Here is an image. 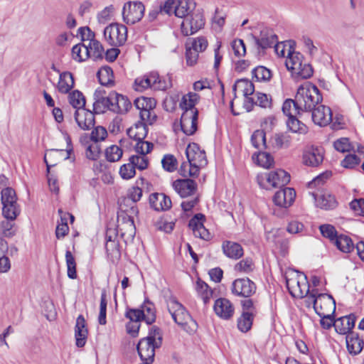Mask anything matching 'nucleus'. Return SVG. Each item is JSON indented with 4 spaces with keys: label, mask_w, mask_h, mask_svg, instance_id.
I'll return each instance as SVG.
<instances>
[{
    "label": "nucleus",
    "mask_w": 364,
    "mask_h": 364,
    "mask_svg": "<svg viewBox=\"0 0 364 364\" xmlns=\"http://www.w3.org/2000/svg\"><path fill=\"white\" fill-rule=\"evenodd\" d=\"M145 6L141 1H128L122 9V18L127 24L139 22L144 15Z\"/></svg>",
    "instance_id": "nucleus-13"
},
{
    "label": "nucleus",
    "mask_w": 364,
    "mask_h": 364,
    "mask_svg": "<svg viewBox=\"0 0 364 364\" xmlns=\"http://www.w3.org/2000/svg\"><path fill=\"white\" fill-rule=\"evenodd\" d=\"M227 14L225 11L217 8L213 17L212 23L215 29L221 30L225 23Z\"/></svg>",
    "instance_id": "nucleus-60"
},
{
    "label": "nucleus",
    "mask_w": 364,
    "mask_h": 364,
    "mask_svg": "<svg viewBox=\"0 0 364 364\" xmlns=\"http://www.w3.org/2000/svg\"><path fill=\"white\" fill-rule=\"evenodd\" d=\"M74 116L76 123L82 130H89L95 124L94 114L85 107L75 110Z\"/></svg>",
    "instance_id": "nucleus-21"
},
{
    "label": "nucleus",
    "mask_w": 364,
    "mask_h": 364,
    "mask_svg": "<svg viewBox=\"0 0 364 364\" xmlns=\"http://www.w3.org/2000/svg\"><path fill=\"white\" fill-rule=\"evenodd\" d=\"M154 145L152 143L144 141V139H142L137 141L136 145L134 146V150L138 155L147 156V154L151 151Z\"/></svg>",
    "instance_id": "nucleus-61"
},
{
    "label": "nucleus",
    "mask_w": 364,
    "mask_h": 364,
    "mask_svg": "<svg viewBox=\"0 0 364 364\" xmlns=\"http://www.w3.org/2000/svg\"><path fill=\"white\" fill-rule=\"evenodd\" d=\"M252 77L258 82L268 81L272 77L270 70L264 66H258L252 70Z\"/></svg>",
    "instance_id": "nucleus-56"
},
{
    "label": "nucleus",
    "mask_w": 364,
    "mask_h": 364,
    "mask_svg": "<svg viewBox=\"0 0 364 364\" xmlns=\"http://www.w3.org/2000/svg\"><path fill=\"white\" fill-rule=\"evenodd\" d=\"M187 163H183L180 168V173L184 177H196L199 174L201 168L206 166L208 161L205 153L200 149L196 143L189 144L186 150Z\"/></svg>",
    "instance_id": "nucleus-1"
},
{
    "label": "nucleus",
    "mask_w": 364,
    "mask_h": 364,
    "mask_svg": "<svg viewBox=\"0 0 364 364\" xmlns=\"http://www.w3.org/2000/svg\"><path fill=\"white\" fill-rule=\"evenodd\" d=\"M129 161L135 168L141 171L146 169L149 164V159L146 155H132L129 157Z\"/></svg>",
    "instance_id": "nucleus-54"
},
{
    "label": "nucleus",
    "mask_w": 364,
    "mask_h": 364,
    "mask_svg": "<svg viewBox=\"0 0 364 364\" xmlns=\"http://www.w3.org/2000/svg\"><path fill=\"white\" fill-rule=\"evenodd\" d=\"M141 311H143V319L146 322V323L151 324L154 322L156 315L154 305L152 304H145L142 306V309Z\"/></svg>",
    "instance_id": "nucleus-62"
},
{
    "label": "nucleus",
    "mask_w": 364,
    "mask_h": 364,
    "mask_svg": "<svg viewBox=\"0 0 364 364\" xmlns=\"http://www.w3.org/2000/svg\"><path fill=\"white\" fill-rule=\"evenodd\" d=\"M285 65L295 78L306 79L313 74L311 66L305 61L303 55L299 52L289 53Z\"/></svg>",
    "instance_id": "nucleus-8"
},
{
    "label": "nucleus",
    "mask_w": 364,
    "mask_h": 364,
    "mask_svg": "<svg viewBox=\"0 0 364 364\" xmlns=\"http://www.w3.org/2000/svg\"><path fill=\"white\" fill-rule=\"evenodd\" d=\"M72 58L74 60L81 63L85 61L89 57V52L86 45L78 43L72 48Z\"/></svg>",
    "instance_id": "nucleus-42"
},
{
    "label": "nucleus",
    "mask_w": 364,
    "mask_h": 364,
    "mask_svg": "<svg viewBox=\"0 0 364 364\" xmlns=\"http://www.w3.org/2000/svg\"><path fill=\"white\" fill-rule=\"evenodd\" d=\"M65 262L67 266L68 277L72 279H76V262L74 256L70 250H67L65 252Z\"/></svg>",
    "instance_id": "nucleus-53"
},
{
    "label": "nucleus",
    "mask_w": 364,
    "mask_h": 364,
    "mask_svg": "<svg viewBox=\"0 0 364 364\" xmlns=\"http://www.w3.org/2000/svg\"><path fill=\"white\" fill-rule=\"evenodd\" d=\"M146 122H139L127 129V134L136 141L144 139L147 134Z\"/></svg>",
    "instance_id": "nucleus-35"
},
{
    "label": "nucleus",
    "mask_w": 364,
    "mask_h": 364,
    "mask_svg": "<svg viewBox=\"0 0 364 364\" xmlns=\"http://www.w3.org/2000/svg\"><path fill=\"white\" fill-rule=\"evenodd\" d=\"M256 291V285L249 278L235 279L232 284V292L239 296L250 297Z\"/></svg>",
    "instance_id": "nucleus-16"
},
{
    "label": "nucleus",
    "mask_w": 364,
    "mask_h": 364,
    "mask_svg": "<svg viewBox=\"0 0 364 364\" xmlns=\"http://www.w3.org/2000/svg\"><path fill=\"white\" fill-rule=\"evenodd\" d=\"M205 18L200 11L193 12L184 18L181 23V32L186 36H191L203 28Z\"/></svg>",
    "instance_id": "nucleus-14"
},
{
    "label": "nucleus",
    "mask_w": 364,
    "mask_h": 364,
    "mask_svg": "<svg viewBox=\"0 0 364 364\" xmlns=\"http://www.w3.org/2000/svg\"><path fill=\"white\" fill-rule=\"evenodd\" d=\"M107 132L105 128L101 126L96 127L90 134L92 142L97 143L104 141L107 136Z\"/></svg>",
    "instance_id": "nucleus-63"
},
{
    "label": "nucleus",
    "mask_w": 364,
    "mask_h": 364,
    "mask_svg": "<svg viewBox=\"0 0 364 364\" xmlns=\"http://www.w3.org/2000/svg\"><path fill=\"white\" fill-rule=\"evenodd\" d=\"M309 194L311 200L320 208L328 210L333 209L336 206V200L334 196L330 194L325 193L318 196L314 192H310Z\"/></svg>",
    "instance_id": "nucleus-28"
},
{
    "label": "nucleus",
    "mask_w": 364,
    "mask_h": 364,
    "mask_svg": "<svg viewBox=\"0 0 364 364\" xmlns=\"http://www.w3.org/2000/svg\"><path fill=\"white\" fill-rule=\"evenodd\" d=\"M233 92L235 93L237 90L240 91L245 97V107L247 111H250L252 106V100L249 97L255 91V87L252 82L248 80H240L236 82L233 86Z\"/></svg>",
    "instance_id": "nucleus-19"
},
{
    "label": "nucleus",
    "mask_w": 364,
    "mask_h": 364,
    "mask_svg": "<svg viewBox=\"0 0 364 364\" xmlns=\"http://www.w3.org/2000/svg\"><path fill=\"white\" fill-rule=\"evenodd\" d=\"M135 89L142 92L147 88H152L157 90H165L171 87V81L169 77L159 76L155 71L149 73L135 80Z\"/></svg>",
    "instance_id": "nucleus-9"
},
{
    "label": "nucleus",
    "mask_w": 364,
    "mask_h": 364,
    "mask_svg": "<svg viewBox=\"0 0 364 364\" xmlns=\"http://www.w3.org/2000/svg\"><path fill=\"white\" fill-rule=\"evenodd\" d=\"M70 156V152L67 150L63 149H50L46 152L44 156V161L47 166V171L49 170L51 166H54L60 160H65Z\"/></svg>",
    "instance_id": "nucleus-25"
},
{
    "label": "nucleus",
    "mask_w": 364,
    "mask_h": 364,
    "mask_svg": "<svg viewBox=\"0 0 364 364\" xmlns=\"http://www.w3.org/2000/svg\"><path fill=\"white\" fill-rule=\"evenodd\" d=\"M173 187L182 198L193 195L197 189L196 182L191 179L176 180L173 183Z\"/></svg>",
    "instance_id": "nucleus-24"
},
{
    "label": "nucleus",
    "mask_w": 364,
    "mask_h": 364,
    "mask_svg": "<svg viewBox=\"0 0 364 364\" xmlns=\"http://www.w3.org/2000/svg\"><path fill=\"white\" fill-rule=\"evenodd\" d=\"M295 198V191L291 188H285L274 194L273 201L276 205L287 208L292 205Z\"/></svg>",
    "instance_id": "nucleus-20"
},
{
    "label": "nucleus",
    "mask_w": 364,
    "mask_h": 364,
    "mask_svg": "<svg viewBox=\"0 0 364 364\" xmlns=\"http://www.w3.org/2000/svg\"><path fill=\"white\" fill-rule=\"evenodd\" d=\"M273 147L276 149L287 148L290 146V136L283 134H276L272 139Z\"/></svg>",
    "instance_id": "nucleus-55"
},
{
    "label": "nucleus",
    "mask_w": 364,
    "mask_h": 364,
    "mask_svg": "<svg viewBox=\"0 0 364 364\" xmlns=\"http://www.w3.org/2000/svg\"><path fill=\"white\" fill-rule=\"evenodd\" d=\"M100 82L102 85L110 86L114 83V76L112 70L108 67H102L97 73Z\"/></svg>",
    "instance_id": "nucleus-47"
},
{
    "label": "nucleus",
    "mask_w": 364,
    "mask_h": 364,
    "mask_svg": "<svg viewBox=\"0 0 364 364\" xmlns=\"http://www.w3.org/2000/svg\"><path fill=\"white\" fill-rule=\"evenodd\" d=\"M109 231L108 230L106 236L105 248L107 254L112 260L118 259L120 257L119 242L115 240V237L112 238V237L109 235Z\"/></svg>",
    "instance_id": "nucleus-36"
},
{
    "label": "nucleus",
    "mask_w": 364,
    "mask_h": 364,
    "mask_svg": "<svg viewBox=\"0 0 364 364\" xmlns=\"http://www.w3.org/2000/svg\"><path fill=\"white\" fill-rule=\"evenodd\" d=\"M138 210L136 205H133L129 210H122L118 213L117 232L125 240H131L136 233V228L134 223V216L136 215Z\"/></svg>",
    "instance_id": "nucleus-7"
},
{
    "label": "nucleus",
    "mask_w": 364,
    "mask_h": 364,
    "mask_svg": "<svg viewBox=\"0 0 364 364\" xmlns=\"http://www.w3.org/2000/svg\"><path fill=\"white\" fill-rule=\"evenodd\" d=\"M87 51L89 52V57L95 60L101 59L104 55L105 50L102 43L98 40L92 41L86 44Z\"/></svg>",
    "instance_id": "nucleus-39"
},
{
    "label": "nucleus",
    "mask_w": 364,
    "mask_h": 364,
    "mask_svg": "<svg viewBox=\"0 0 364 364\" xmlns=\"http://www.w3.org/2000/svg\"><path fill=\"white\" fill-rule=\"evenodd\" d=\"M213 310L215 314L222 319H230L235 313V307L232 302L225 298H220L215 300Z\"/></svg>",
    "instance_id": "nucleus-18"
},
{
    "label": "nucleus",
    "mask_w": 364,
    "mask_h": 364,
    "mask_svg": "<svg viewBox=\"0 0 364 364\" xmlns=\"http://www.w3.org/2000/svg\"><path fill=\"white\" fill-rule=\"evenodd\" d=\"M186 44H189L188 47L198 53H202L205 50L208 43L206 38L199 36L197 38H190Z\"/></svg>",
    "instance_id": "nucleus-49"
},
{
    "label": "nucleus",
    "mask_w": 364,
    "mask_h": 364,
    "mask_svg": "<svg viewBox=\"0 0 364 364\" xmlns=\"http://www.w3.org/2000/svg\"><path fill=\"white\" fill-rule=\"evenodd\" d=\"M282 111L284 114L288 117V119L292 117H296L300 114L301 108L299 107L296 100L287 99L284 101L282 105Z\"/></svg>",
    "instance_id": "nucleus-41"
},
{
    "label": "nucleus",
    "mask_w": 364,
    "mask_h": 364,
    "mask_svg": "<svg viewBox=\"0 0 364 364\" xmlns=\"http://www.w3.org/2000/svg\"><path fill=\"white\" fill-rule=\"evenodd\" d=\"M254 268L255 264L252 259L250 257L242 259L234 267L235 271L241 274H248L252 272Z\"/></svg>",
    "instance_id": "nucleus-52"
},
{
    "label": "nucleus",
    "mask_w": 364,
    "mask_h": 364,
    "mask_svg": "<svg viewBox=\"0 0 364 364\" xmlns=\"http://www.w3.org/2000/svg\"><path fill=\"white\" fill-rule=\"evenodd\" d=\"M332 119L331 110L328 107L318 105L312 109L313 122L321 127L328 124Z\"/></svg>",
    "instance_id": "nucleus-22"
},
{
    "label": "nucleus",
    "mask_w": 364,
    "mask_h": 364,
    "mask_svg": "<svg viewBox=\"0 0 364 364\" xmlns=\"http://www.w3.org/2000/svg\"><path fill=\"white\" fill-rule=\"evenodd\" d=\"M107 298L106 291H102L100 298V313L98 316V322L101 325H105L107 323L106 320V312L107 306Z\"/></svg>",
    "instance_id": "nucleus-59"
},
{
    "label": "nucleus",
    "mask_w": 364,
    "mask_h": 364,
    "mask_svg": "<svg viewBox=\"0 0 364 364\" xmlns=\"http://www.w3.org/2000/svg\"><path fill=\"white\" fill-rule=\"evenodd\" d=\"M334 243L341 251L346 253L350 252L354 249V245L352 240L345 235H340L337 236Z\"/></svg>",
    "instance_id": "nucleus-45"
},
{
    "label": "nucleus",
    "mask_w": 364,
    "mask_h": 364,
    "mask_svg": "<svg viewBox=\"0 0 364 364\" xmlns=\"http://www.w3.org/2000/svg\"><path fill=\"white\" fill-rule=\"evenodd\" d=\"M324 149L321 146H306L302 154V162L305 166L317 167L323 161Z\"/></svg>",
    "instance_id": "nucleus-15"
},
{
    "label": "nucleus",
    "mask_w": 364,
    "mask_h": 364,
    "mask_svg": "<svg viewBox=\"0 0 364 364\" xmlns=\"http://www.w3.org/2000/svg\"><path fill=\"white\" fill-rule=\"evenodd\" d=\"M198 116V109L188 110L183 112L181 118V126L183 132L186 135H192L196 131Z\"/></svg>",
    "instance_id": "nucleus-17"
},
{
    "label": "nucleus",
    "mask_w": 364,
    "mask_h": 364,
    "mask_svg": "<svg viewBox=\"0 0 364 364\" xmlns=\"http://www.w3.org/2000/svg\"><path fill=\"white\" fill-rule=\"evenodd\" d=\"M255 315L252 313H242L237 318V328L243 333L249 331L252 326Z\"/></svg>",
    "instance_id": "nucleus-40"
},
{
    "label": "nucleus",
    "mask_w": 364,
    "mask_h": 364,
    "mask_svg": "<svg viewBox=\"0 0 364 364\" xmlns=\"http://www.w3.org/2000/svg\"><path fill=\"white\" fill-rule=\"evenodd\" d=\"M151 206L157 211L167 210L171 207L170 198L162 193H154L149 196Z\"/></svg>",
    "instance_id": "nucleus-26"
},
{
    "label": "nucleus",
    "mask_w": 364,
    "mask_h": 364,
    "mask_svg": "<svg viewBox=\"0 0 364 364\" xmlns=\"http://www.w3.org/2000/svg\"><path fill=\"white\" fill-rule=\"evenodd\" d=\"M346 345L350 354L357 355L363 350L364 342L358 334L350 333L346 336Z\"/></svg>",
    "instance_id": "nucleus-33"
},
{
    "label": "nucleus",
    "mask_w": 364,
    "mask_h": 364,
    "mask_svg": "<svg viewBox=\"0 0 364 364\" xmlns=\"http://www.w3.org/2000/svg\"><path fill=\"white\" fill-rule=\"evenodd\" d=\"M299 107L301 111H311L322 100V97L316 86L310 82L301 85L295 96Z\"/></svg>",
    "instance_id": "nucleus-4"
},
{
    "label": "nucleus",
    "mask_w": 364,
    "mask_h": 364,
    "mask_svg": "<svg viewBox=\"0 0 364 364\" xmlns=\"http://www.w3.org/2000/svg\"><path fill=\"white\" fill-rule=\"evenodd\" d=\"M156 105V100L151 97H141L134 100V105L139 110L141 121L149 124H152L156 119L154 111Z\"/></svg>",
    "instance_id": "nucleus-12"
},
{
    "label": "nucleus",
    "mask_w": 364,
    "mask_h": 364,
    "mask_svg": "<svg viewBox=\"0 0 364 364\" xmlns=\"http://www.w3.org/2000/svg\"><path fill=\"white\" fill-rule=\"evenodd\" d=\"M162 343V334L159 328L154 326L147 337L139 341L137 345V350L143 361L153 362L155 349L161 346Z\"/></svg>",
    "instance_id": "nucleus-3"
},
{
    "label": "nucleus",
    "mask_w": 364,
    "mask_h": 364,
    "mask_svg": "<svg viewBox=\"0 0 364 364\" xmlns=\"http://www.w3.org/2000/svg\"><path fill=\"white\" fill-rule=\"evenodd\" d=\"M196 6L194 0H177V6L175 11V16L185 18L193 13Z\"/></svg>",
    "instance_id": "nucleus-31"
},
{
    "label": "nucleus",
    "mask_w": 364,
    "mask_h": 364,
    "mask_svg": "<svg viewBox=\"0 0 364 364\" xmlns=\"http://www.w3.org/2000/svg\"><path fill=\"white\" fill-rule=\"evenodd\" d=\"M334 148L340 152H348L355 150V145L351 144L348 138L343 137L337 139L333 143Z\"/></svg>",
    "instance_id": "nucleus-58"
},
{
    "label": "nucleus",
    "mask_w": 364,
    "mask_h": 364,
    "mask_svg": "<svg viewBox=\"0 0 364 364\" xmlns=\"http://www.w3.org/2000/svg\"><path fill=\"white\" fill-rule=\"evenodd\" d=\"M112 100L114 102L112 105L114 106V107H112V112H114L125 114L132 107V103L127 97L115 92H113V98Z\"/></svg>",
    "instance_id": "nucleus-32"
},
{
    "label": "nucleus",
    "mask_w": 364,
    "mask_h": 364,
    "mask_svg": "<svg viewBox=\"0 0 364 364\" xmlns=\"http://www.w3.org/2000/svg\"><path fill=\"white\" fill-rule=\"evenodd\" d=\"M68 101L70 105L76 109V110L84 108L85 105V98L79 90H73L70 92L68 95Z\"/></svg>",
    "instance_id": "nucleus-46"
},
{
    "label": "nucleus",
    "mask_w": 364,
    "mask_h": 364,
    "mask_svg": "<svg viewBox=\"0 0 364 364\" xmlns=\"http://www.w3.org/2000/svg\"><path fill=\"white\" fill-rule=\"evenodd\" d=\"M251 142L256 149L266 147V137L264 130H256L251 136Z\"/></svg>",
    "instance_id": "nucleus-57"
},
{
    "label": "nucleus",
    "mask_w": 364,
    "mask_h": 364,
    "mask_svg": "<svg viewBox=\"0 0 364 364\" xmlns=\"http://www.w3.org/2000/svg\"><path fill=\"white\" fill-rule=\"evenodd\" d=\"M105 41L111 46L124 45L127 39V28L125 26L113 23L106 26L103 31Z\"/></svg>",
    "instance_id": "nucleus-11"
},
{
    "label": "nucleus",
    "mask_w": 364,
    "mask_h": 364,
    "mask_svg": "<svg viewBox=\"0 0 364 364\" xmlns=\"http://www.w3.org/2000/svg\"><path fill=\"white\" fill-rule=\"evenodd\" d=\"M167 308L173 321L185 331L190 334L196 331L197 323L176 298L171 297L167 300Z\"/></svg>",
    "instance_id": "nucleus-2"
},
{
    "label": "nucleus",
    "mask_w": 364,
    "mask_h": 364,
    "mask_svg": "<svg viewBox=\"0 0 364 364\" xmlns=\"http://www.w3.org/2000/svg\"><path fill=\"white\" fill-rule=\"evenodd\" d=\"M21 210L16 203L3 204L2 214L5 218L9 220H14L20 214Z\"/></svg>",
    "instance_id": "nucleus-43"
},
{
    "label": "nucleus",
    "mask_w": 364,
    "mask_h": 364,
    "mask_svg": "<svg viewBox=\"0 0 364 364\" xmlns=\"http://www.w3.org/2000/svg\"><path fill=\"white\" fill-rule=\"evenodd\" d=\"M257 181L259 186L266 190L284 186L290 181V175L283 169L258 174Z\"/></svg>",
    "instance_id": "nucleus-10"
},
{
    "label": "nucleus",
    "mask_w": 364,
    "mask_h": 364,
    "mask_svg": "<svg viewBox=\"0 0 364 364\" xmlns=\"http://www.w3.org/2000/svg\"><path fill=\"white\" fill-rule=\"evenodd\" d=\"M308 306L312 305L318 316H333L336 311V302L333 298L327 294H318L312 290L306 299Z\"/></svg>",
    "instance_id": "nucleus-6"
},
{
    "label": "nucleus",
    "mask_w": 364,
    "mask_h": 364,
    "mask_svg": "<svg viewBox=\"0 0 364 364\" xmlns=\"http://www.w3.org/2000/svg\"><path fill=\"white\" fill-rule=\"evenodd\" d=\"M355 318L353 315L341 317L334 321L333 326L337 333L342 335H348L355 326Z\"/></svg>",
    "instance_id": "nucleus-27"
},
{
    "label": "nucleus",
    "mask_w": 364,
    "mask_h": 364,
    "mask_svg": "<svg viewBox=\"0 0 364 364\" xmlns=\"http://www.w3.org/2000/svg\"><path fill=\"white\" fill-rule=\"evenodd\" d=\"M277 42V38L275 35L264 33H262L260 38L256 39L257 45L262 49L275 46Z\"/></svg>",
    "instance_id": "nucleus-51"
},
{
    "label": "nucleus",
    "mask_w": 364,
    "mask_h": 364,
    "mask_svg": "<svg viewBox=\"0 0 364 364\" xmlns=\"http://www.w3.org/2000/svg\"><path fill=\"white\" fill-rule=\"evenodd\" d=\"M88 136L85 134L80 137V142L85 146L86 157L90 160H97L100 155L101 149L97 143H88Z\"/></svg>",
    "instance_id": "nucleus-34"
},
{
    "label": "nucleus",
    "mask_w": 364,
    "mask_h": 364,
    "mask_svg": "<svg viewBox=\"0 0 364 364\" xmlns=\"http://www.w3.org/2000/svg\"><path fill=\"white\" fill-rule=\"evenodd\" d=\"M88 336V330L86 326V321L83 316L80 315L76 319L75 326V344L78 348L85 346Z\"/></svg>",
    "instance_id": "nucleus-23"
},
{
    "label": "nucleus",
    "mask_w": 364,
    "mask_h": 364,
    "mask_svg": "<svg viewBox=\"0 0 364 364\" xmlns=\"http://www.w3.org/2000/svg\"><path fill=\"white\" fill-rule=\"evenodd\" d=\"M200 100V96L195 93L190 92L188 94L183 96L181 101L180 102V107L185 111L197 109L195 105L198 103Z\"/></svg>",
    "instance_id": "nucleus-37"
},
{
    "label": "nucleus",
    "mask_w": 364,
    "mask_h": 364,
    "mask_svg": "<svg viewBox=\"0 0 364 364\" xmlns=\"http://www.w3.org/2000/svg\"><path fill=\"white\" fill-rule=\"evenodd\" d=\"M74 85V77L70 72L65 71L59 74V80L56 85V89L60 93H69Z\"/></svg>",
    "instance_id": "nucleus-29"
},
{
    "label": "nucleus",
    "mask_w": 364,
    "mask_h": 364,
    "mask_svg": "<svg viewBox=\"0 0 364 364\" xmlns=\"http://www.w3.org/2000/svg\"><path fill=\"white\" fill-rule=\"evenodd\" d=\"M105 155L108 161L116 162L122 158L123 150L117 145H111L105 149Z\"/></svg>",
    "instance_id": "nucleus-50"
},
{
    "label": "nucleus",
    "mask_w": 364,
    "mask_h": 364,
    "mask_svg": "<svg viewBox=\"0 0 364 364\" xmlns=\"http://www.w3.org/2000/svg\"><path fill=\"white\" fill-rule=\"evenodd\" d=\"M252 158L256 164L264 168H269L274 164V157L267 152L254 154Z\"/></svg>",
    "instance_id": "nucleus-38"
},
{
    "label": "nucleus",
    "mask_w": 364,
    "mask_h": 364,
    "mask_svg": "<svg viewBox=\"0 0 364 364\" xmlns=\"http://www.w3.org/2000/svg\"><path fill=\"white\" fill-rule=\"evenodd\" d=\"M204 220L205 216L201 213L196 214L193 218L191 219L188 225L194 235L198 232L200 228L204 227Z\"/></svg>",
    "instance_id": "nucleus-64"
},
{
    "label": "nucleus",
    "mask_w": 364,
    "mask_h": 364,
    "mask_svg": "<svg viewBox=\"0 0 364 364\" xmlns=\"http://www.w3.org/2000/svg\"><path fill=\"white\" fill-rule=\"evenodd\" d=\"M196 289L203 299L204 304L208 303L213 296V291L210 289L208 285L200 279H198L196 281Z\"/></svg>",
    "instance_id": "nucleus-44"
},
{
    "label": "nucleus",
    "mask_w": 364,
    "mask_h": 364,
    "mask_svg": "<svg viewBox=\"0 0 364 364\" xmlns=\"http://www.w3.org/2000/svg\"><path fill=\"white\" fill-rule=\"evenodd\" d=\"M223 253L232 259H238L244 254L242 246L232 241H224L222 245Z\"/></svg>",
    "instance_id": "nucleus-30"
},
{
    "label": "nucleus",
    "mask_w": 364,
    "mask_h": 364,
    "mask_svg": "<svg viewBox=\"0 0 364 364\" xmlns=\"http://www.w3.org/2000/svg\"><path fill=\"white\" fill-rule=\"evenodd\" d=\"M287 287L293 297L304 298L309 296V284L306 276L299 271L289 269L286 272Z\"/></svg>",
    "instance_id": "nucleus-5"
},
{
    "label": "nucleus",
    "mask_w": 364,
    "mask_h": 364,
    "mask_svg": "<svg viewBox=\"0 0 364 364\" xmlns=\"http://www.w3.org/2000/svg\"><path fill=\"white\" fill-rule=\"evenodd\" d=\"M287 125L290 131L298 134H306L308 132L307 127L299 120L296 117H292L287 119Z\"/></svg>",
    "instance_id": "nucleus-48"
}]
</instances>
